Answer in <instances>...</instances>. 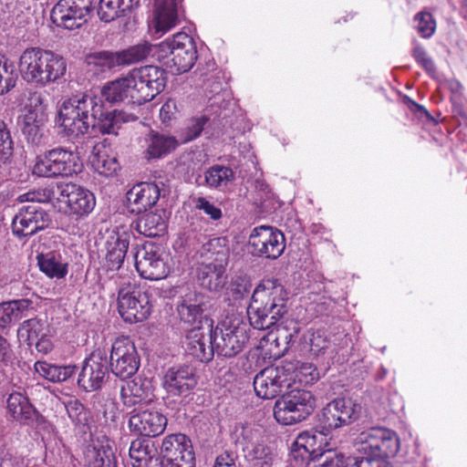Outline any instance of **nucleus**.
<instances>
[{"mask_svg":"<svg viewBox=\"0 0 467 467\" xmlns=\"http://www.w3.org/2000/svg\"><path fill=\"white\" fill-rule=\"evenodd\" d=\"M135 119L122 110H109L96 95L80 93L63 100L56 124L65 135L78 138L94 130L103 134H117L122 122Z\"/></svg>","mask_w":467,"mask_h":467,"instance_id":"1","label":"nucleus"},{"mask_svg":"<svg viewBox=\"0 0 467 467\" xmlns=\"http://www.w3.org/2000/svg\"><path fill=\"white\" fill-rule=\"evenodd\" d=\"M287 292L277 279H263L247 309L250 325L259 330L271 329L287 313Z\"/></svg>","mask_w":467,"mask_h":467,"instance_id":"2","label":"nucleus"},{"mask_svg":"<svg viewBox=\"0 0 467 467\" xmlns=\"http://www.w3.org/2000/svg\"><path fill=\"white\" fill-rule=\"evenodd\" d=\"M67 68V59L63 56L41 47H27L19 58L22 78L36 88L57 83L65 77Z\"/></svg>","mask_w":467,"mask_h":467,"instance_id":"3","label":"nucleus"},{"mask_svg":"<svg viewBox=\"0 0 467 467\" xmlns=\"http://www.w3.org/2000/svg\"><path fill=\"white\" fill-rule=\"evenodd\" d=\"M53 192L48 189L28 192L19 196L20 202H28L18 209L12 220V233L18 239L26 238L48 227L51 219L40 205L51 200Z\"/></svg>","mask_w":467,"mask_h":467,"instance_id":"4","label":"nucleus"},{"mask_svg":"<svg viewBox=\"0 0 467 467\" xmlns=\"http://www.w3.org/2000/svg\"><path fill=\"white\" fill-rule=\"evenodd\" d=\"M128 103L142 105L152 100L166 86L165 71L156 66H145L121 76Z\"/></svg>","mask_w":467,"mask_h":467,"instance_id":"5","label":"nucleus"},{"mask_svg":"<svg viewBox=\"0 0 467 467\" xmlns=\"http://www.w3.org/2000/svg\"><path fill=\"white\" fill-rule=\"evenodd\" d=\"M194 40L188 34L180 32L158 46L157 58L172 74L189 71L197 60Z\"/></svg>","mask_w":467,"mask_h":467,"instance_id":"6","label":"nucleus"},{"mask_svg":"<svg viewBox=\"0 0 467 467\" xmlns=\"http://www.w3.org/2000/svg\"><path fill=\"white\" fill-rule=\"evenodd\" d=\"M315 408L314 395L309 390L295 387L276 400L274 416L283 425H293L306 420Z\"/></svg>","mask_w":467,"mask_h":467,"instance_id":"7","label":"nucleus"},{"mask_svg":"<svg viewBox=\"0 0 467 467\" xmlns=\"http://www.w3.org/2000/svg\"><path fill=\"white\" fill-rule=\"evenodd\" d=\"M82 162L77 152L57 147L36 159L33 173L39 177H67L82 171Z\"/></svg>","mask_w":467,"mask_h":467,"instance_id":"8","label":"nucleus"},{"mask_svg":"<svg viewBox=\"0 0 467 467\" xmlns=\"http://www.w3.org/2000/svg\"><path fill=\"white\" fill-rule=\"evenodd\" d=\"M248 327L240 318H226L212 327V344L222 357L233 358L242 351L249 339Z\"/></svg>","mask_w":467,"mask_h":467,"instance_id":"9","label":"nucleus"},{"mask_svg":"<svg viewBox=\"0 0 467 467\" xmlns=\"http://www.w3.org/2000/svg\"><path fill=\"white\" fill-rule=\"evenodd\" d=\"M151 310L150 295L147 290L137 287L130 280L119 284L118 312L125 322H142L150 317Z\"/></svg>","mask_w":467,"mask_h":467,"instance_id":"10","label":"nucleus"},{"mask_svg":"<svg viewBox=\"0 0 467 467\" xmlns=\"http://www.w3.org/2000/svg\"><path fill=\"white\" fill-rule=\"evenodd\" d=\"M22 116L21 130L26 141L32 146H41L47 140V114L44 99L40 93L30 95Z\"/></svg>","mask_w":467,"mask_h":467,"instance_id":"11","label":"nucleus"},{"mask_svg":"<svg viewBox=\"0 0 467 467\" xmlns=\"http://www.w3.org/2000/svg\"><path fill=\"white\" fill-rule=\"evenodd\" d=\"M98 0H59L51 11L52 21L68 30L80 28L91 17Z\"/></svg>","mask_w":467,"mask_h":467,"instance_id":"12","label":"nucleus"},{"mask_svg":"<svg viewBox=\"0 0 467 467\" xmlns=\"http://www.w3.org/2000/svg\"><path fill=\"white\" fill-rule=\"evenodd\" d=\"M364 455L390 458L400 451V439L397 433L383 427H371L358 435Z\"/></svg>","mask_w":467,"mask_h":467,"instance_id":"13","label":"nucleus"},{"mask_svg":"<svg viewBox=\"0 0 467 467\" xmlns=\"http://www.w3.org/2000/svg\"><path fill=\"white\" fill-rule=\"evenodd\" d=\"M249 245L254 256L275 260L285 249L284 234L273 226L261 225L253 229L249 236Z\"/></svg>","mask_w":467,"mask_h":467,"instance_id":"14","label":"nucleus"},{"mask_svg":"<svg viewBox=\"0 0 467 467\" xmlns=\"http://www.w3.org/2000/svg\"><path fill=\"white\" fill-rule=\"evenodd\" d=\"M122 379L133 376L140 367V357L133 341L128 337H118L111 346L109 368Z\"/></svg>","mask_w":467,"mask_h":467,"instance_id":"15","label":"nucleus"},{"mask_svg":"<svg viewBox=\"0 0 467 467\" xmlns=\"http://www.w3.org/2000/svg\"><path fill=\"white\" fill-rule=\"evenodd\" d=\"M109 375L107 353L96 349L83 361L78 377V385L86 392L99 390L107 381Z\"/></svg>","mask_w":467,"mask_h":467,"instance_id":"16","label":"nucleus"},{"mask_svg":"<svg viewBox=\"0 0 467 467\" xmlns=\"http://www.w3.org/2000/svg\"><path fill=\"white\" fill-rule=\"evenodd\" d=\"M360 413V404L349 398H337L323 408L319 422L326 431L335 430L356 421Z\"/></svg>","mask_w":467,"mask_h":467,"instance_id":"17","label":"nucleus"},{"mask_svg":"<svg viewBox=\"0 0 467 467\" xmlns=\"http://www.w3.org/2000/svg\"><path fill=\"white\" fill-rule=\"evenodd\" d=\"M161 457L168 467H195L192 441L182 433L171 434L163 439Z\"/></svg>","mask_w":467,"mask_h":467,"instance_id":"18","label":"nucleus"},{"mask_svg":"<svg viewBox=\"0 0 467 467\" xmlns=\"http://www.w3.org/2000/svg\"><path fill=\"white\" fill-rule=\"evenodd\" d=\"M135 267L141 277L149 280H160L168 275V266L161 257L159 246L153 244H144L134 254Z\"/></svg>","mask_w":467,"mask_h":467,"instance_id":"19","label":"nucleus"},{"mask_svg":"<svg viewBox=\"0 0 467 467\" xmlns=\"http://www.w3.org/2000/svg\"><path fill=\"white\" fill-rule=\"evenodd\" d=\"M198 384L195 369L180 364L169 368L162 378V387L171 397H187Z\"/></svg>","mask_w":467,"mask_h":467,"instance_id":"20","label":"nucleus"},{"mask_svg":"<svg viewBox=\"0 0 467 467\" xmlns=\"http://www.w3.org/2000/svg\"><path fill=\"white\" fill-rule=\"evenodd\" d=\"M286 369L283 366L267 367L258 372L254 379L255 394L262 399L270 400L277 397L284 389H289Z\"/></svg>","mask_w":467,"mask_h":467,"instance_id":"21","label":"nucleus"},{"mask_svg":"<svg viewBox=\"0 0 467 467\" xmlns=\"http://www.w3.org/2000/svg\"><path fill=\"white\" fill-rule=\"evenodd\" d=\"M185 352L201 362H209L215 353L212 344V324L201 325L190 329L185 337Z\"/></svg>","mask_w":467,"mask_h":467,"instance_id":"22","label":"nucleus"},{"mask_svg":"<svg viewBox=\"0 0 467 467\" xmlns=\"http://www.w3.org/2000/svg\"><path fill=\"white\" fill-rule=\"evenodd\" d=\"M167 425L166 417L157 410H137L130 412V431L140 436L155 437L161 434Z\"/></svg>","mask_w":467,"mask_h":467,"instance_id":"23","label":"nucleus"},{"mask_svg":"<svg viewBox=\"0 0 467 467\" xmlns=\"http://www.w3.org/2000/svg\"><path fill=\"white\" fill-rule=\"evenodd\" d=\"M59 195L57 200L66 202L70 212L77 215H86L91 213L95 207L94 194L74 183H66L57 187Z\"/></svg>","mask_w":467,"mask_h":467,"instance_id":"24","label":"nucleus"},{"mask_svg":"<svg viewBox=\"0 0 467 467\" xmlns=\"http://www.w3.org/2000/svg\"><path fill=\"white\" fill-rule=\"evenodd\" d=\"M177 314L182 322L189 325L206 326L213 324L205 315V296L196 292H189L182 296L177 304Z\"/></svg>","mask_w":467,"mask_h":467,"instance_id":"25","label":"nucleus"},{"mask_svg":"<svg viewBox=\"0 0 467 467\" xmlns=\"http://www.w3.org/2000/svg\"><path fill=\"white\" fill-rule=\"evenodd\" d=\"M132 236L130 230L125 228L113 231L105 242L104 266L110 271L120 268L128 252L130 241Z\"/></svg>","mask_w":467,"mask_h":467,"instance_id":"26","label":"nucleus"},{"mask_svg":"<svg viewBox=\"0 0 467 467\" xmlns=\"http://www.w3.org/2000/svg\"><path fill=\"white\" fill-rule=\"evenodd\" d=\"M161 189L155 182H140L130 189L126 194L128 208L140 214L152 208L160 200Z\"/></svg>","mask_w":467,"mask_h":467,"instance_id":"27","label":"nucleus"},{"mask_svg":"<svg viewBox=\"0 0 467 467\" xmlns=\"http://www.w3.org/2000/svg\"><path fill=\"white\" fill-rule=\"evenodd\" d=\"M152 385L150 379L135 377L120 389V399L125 407L131 408L142 402L151 400Z\"/></svg>","mask_w":467,"mask_h":467,"instance_id":"28","label":"nucleus"},{"mask_svg":"<svg viewBox=\"0 0 467 467\" xmlns=\"http://www.w3.org/2000/svg\"><path fill=\"white\" fill-rule=\"evenodd\" d=\"M6 404L7 411L14 420L25 425L37 422L38 411L22 393L12 392L7 398Z\"/></svg>","mask_w":467,"mask_h":467,"instance_id":"29","label":"nucleus"},{"mask_svg":"<svg viewBox=\"0 0 467 467\" xmlns=\"http://www.w3.org/2000/svg\"><path fill=\"white\" fill-rule=\"evenodd\" d=\"M36 261L40 271L49 278L62 279L67 275L68 263L59 251L40 253Z\"/></svg>","mask_w":467,"mask_h":467,"instance_id":"30","label":"nucleus"},{"mask_svg":"<svg viewBox=\"0 0 467 467\" xmlns=\"http://www.w3.org/2000/svg\"><path fill=\"white\" fill-rule=\"evenodd\" d=\"M153 16L157 33H165L175 26L178 21L176 0H155Z\"/></svg>","mask_w":467,"mask_h":467,"instance_id":"31","label":"nucleus"},{"mask_svg":"<svg viewBox=\"0 0 467 467\" xmlns=\"http://www.w3.org/2000/svg\"><path fill=\"white\" fill-rule=\"evenodd\" d=\"M282 366L284 369L287 368L285 374L288 378L289 389L296 383L313 384L319 379V372L312 363L285 362Z\"/></svg>","mask_w":467,"mask_h":467,"instance_id":"32","label":"nucleus"},{"mask_svg":"<svg viewBox=\"0 0 467 467\" xmlns=\"http://www.w3.org/2000/svg\"><path fill=\"white\" fill-rule=\"evenodd\" d=\"M146 150L144 157L150 160L161 159L175 150L178 146L176 139L172 136L150 131L145 138Z\"/></svg>","mask_w":467,"mask_h":467,"instance_id":"33","label":"nucleus"},{"mask_svg":"<svg viewBox=\"0 0 467 467\" xmlns=\"http://www.w3.org/2000/svg\"><path fill=\"white\" fill-rule=\"evenodd\" d=\"M89 160L94 170L106 177L115 175L120 168L117 156L104 145H96Z\"/></svg>","mask_w":467,"mask_h":467,"instance_id":"34","label":"nucleus"},{"mask_svg":"<svg viewBox=\"0 0 467 467\" xmlns=\"http://www.w3.org/2000/svg\"><path fill=\"white\" fill-rule=\"evenodd\" d=\"M84 461L87 467H117L115 454L108 441L88 446L84 451Z\"/></svg>","mask_w":467,"mask_h":467,"instance_id":"35","label":"nucleus"},{"mask_svg":"<svg viewBox=\"0 0 467 467\" xmlns=\"http://www.w3.org/2000/svg\"><path fill=\"white\" fill-rule=\"evenodd\" d=\"M197 280L200 285L211 292H218L228 283L226 269L216 266L200 265L197 268Z\"/></svg>","mask_w":467,"mask_h":467,"instance_id":"36","label":"nucleus"},{"mask_svg":"<svg viewBox=\"0 0 467 467\" xmlns=\"http://www.w3.org/2000/svg\"><path fill=\"white\" fill-rule=\"evenodd\" d=\"M31 301L19 299L0 304V329H5L26 316Z\"/></svg>","mask_w":467,"mask_h":467,"instance_id":"37","label":"nucleus"},{"mask_svg":"<svg viewBox=\"0 0 467 467\" xmlns=\"http://www.w3.org/2000/svg\"><path fill=\"white\" fill-rule=\"evenodd\" d=\"M34 367L39 376L54 383L67 381L78 370L75 365L58 366L46 361H36Z\"/></svg>","mask_w":467,"mask_h":467,"instance_id":"38","label":"nucleus"},{"mask_svg":"<svg viewBox=\"0 0 467 467\" xmlns=\"http://www.w3.org/2000/svg\"><path fill=\"white\" fill-rule=\"evenodd\" d=\"M234 434L236 436V443L242 446L243 451H247L248 455L253 461H255L254 451L257 447L269 449L264 444H259L260 430L251 425H237Z\"/></svg>","mask_w":467,"mask_h":467,"instance_id":"39","label":"nucleus"},{"mask_svg":"<svg viewBox=\"0 0 467 467\" xmlns=\"http://www.w3.org/2000/svg\"><path fill=\"white\" fill-rule=\"evenodd\" d=\"M135 229L145 236L156 237L165 232L166 222L161 213H149L138 219Z\"/></svg>","mask_w":467,"mask_h":467,"instance_id":"40","label":"nucleus"},{"mask_svg":"<svg viewBox=\"0 0 467 467\" xmlns=\"http://www.w3.org/2000/svg\"><path fill=\"white\" fill-rule=\"evenodd\" d=\"M356 457H346L336 450L320 451L314 456L313 467H352Z\"/></svg>","mask_w":467,"mask_h":467,"instance_id":"41","label":"nucleus"},{"mask_svg":"<svg viewBox=\"0 0 467 467\" xmlns=\"http://www.w3.org/2000/svg\"><path fill=\"white\" fill-rule=\"evenodd\" d=\"M98 97L101 99L105 105L106 103L114 105L128 102V94L122 77L105 83L100 88V95Z\"/></svg>","mask_w":467,"mask_h":467,"instance_id":"42","label":"nucleus"},{"mask_svg":"<svg viewBox=\"0 0 467 467\" xmlns=\"http://www.w3.org/2000/svg\"><path fill=\"white\" fill-rule=\"evenodd\" d=\"M98 97L101 99L105 105L106 103L114 105L128 102V94L122 77L105 83L100 88V95Z\"/></svg>","mask_w":467,"mask_h":467,"instance_id":"43","label":"nucleus"},{"mask_svg":"<svg viewBox=\"0 0 467 467\" xmlns=\"http://www.w3.org/2000/svg\"><path fill=\"white\" fill-rule=\"evenodd\" d=\"M234 180V171L227 166L213 165L204 172L205 185L210 188H220L226 186L228 182Z\"/></svg>","mask_w":467,"mask_h":467,"instance_id":"44","label":"nucleus"},{"mask_svg":"<svg viewBox=\"0 0 467 467\" xmlns=\"http://www.w3.org/2000/svg\"><path fill=\"white\" fill-rule=\"evenodd\" d=\"M48 327L47 322L40 318H30L24 321L18 329V337L25 338L28 345H33L35 340L47 336Z\"/></svg>","mask_w":467,"mask_h":467,"instance_id":"45","label":"nucleus"},{"mask_svg":"<svg viewBox=\"0 0 467 467\" xmlns=\"http://www.w3.org/2000/svg\"><path fill=\"white\" fill-rule=\"evenodd\" d=\"M151 46L147 43H140L121 51L116 52L119 67L130 66L144 60L150 53Z\"/></svg>","mask_w":467,"mask_h":467,"instance_id":"46","label":"nucleus"},{"mask_svg":"<svg viewBox=\"0 0 467 467\" xmlns=\"http://www.w3.org/2000/svg\"><path fill=\"white\" fill-rule=\"evenodd\" d=\"M199 257L230 258V247L225 237H215L208 240L198 250Z\"/></svg>","mask_w":467,"mask_h":467,"instance_id":"47","label":"nucleus"},{"mask_svg":"<svg viewBox=\"0 0 467 467\" xmlns=\"http://www.w3.org/2000/svg\"><path fill=\"white\" fill-rule=\"evenodd\" d=\"M153 445L150 441L137 439L130 443L129 454L132 462V467H141L154 455Z\"/></svg>","mask_w":467,"mask_h":467,"instance_id":"48","label":"nucleus"},{"mask_svg":"<svg viewBox=\"0 0 467 467\" xmlns=\"http://www.w3.org/2000/svg\"><path fill=\"white\" fill-rule=\"evenodd\" d=\"M18 76L15 66L5 56L0 55V95H5L13 89Z\"/></svg>","mask_w":467,"mask_h":467,"instance_id":"49","label":"nucleus"},{"mask_svg":"<svg viewBox=\"0 0 467 467\" xmlns=\"http://www.w3.org/2000/svg\"><path fill=\"white\" fill-rule=\"evenodd\" d=\"M122 0H98L97 13L101 21L106 23L114 19L127 16L121 7Z\"/></svg>","mask_w":467,"mask_h":467,"instance_id":"50","label":"nucleus"},{"mask_svg":"<svg viewBox=\"0 0 467 467\" xmlns=\"http://www.w3.org/2000/svg\"><path fill=\"white\" fill-rule=\"evenodd\" d=\"M65 408L69 419L76 426H86L90 420V411L77 399L65 402Z\"/></svg>","mask_w":467,"mask_h":467,"instance_id":"51","label":"nucleus"},{"mask_svg":"<svg viewBox=\"0 0 467 467\" xmlns=\"http://www.w3.org/2000/svg\"><path fill=\"white\" fill-rule=\"evenodd\" d=\"M299 333V327H294L292 332H288L285 327H277L276 331H270L267 335V340H271L276 347L281 344L285 345L282 352H287L290 348L294 346L296 341L297 335Z\"/></svg>","mask_w":467,"mask_h":467,"instance_id":"52","label":"nucleus"},{"mask_svg":"<svg viewBox=\"0 0 467 467\" xmlns=\"http://www.w3.org/2000/svg\"><path fill=\"white\" fill-rule=\"evenodd\" d=\"M88 64L99 67L102 72L119 67L116 52L99 51L89 56Z\"/></svg>","mask_w":467,"mask_h":467,"instance_id":"53","label":"nucleus"},{"mask_svg":"<svg viewBox=\"0 0 467 467\" xmlns=\"http://www.w3.org/2000/svg\"><path fill=\"white\" fill-rule=\"evenodd\" d=\"M418 33L424 38L431 37L436 29V22L429 12H420L414 16Z\"/></svg>","mask_w":467,"mask_h":467,"instance_id":"54","label":"nucleus"},{"mask_svg":"<svg viewBox=\"0 0 467 467\" xmlns=\"http://www.w3.org/2000/svg\"><path fill=\"white\" fill-rule=\"evenodd\" d=\"M254 467H281L282 461L270 449L257 447L254 451Z\"/></svg>","mask_w":467,"mask_h":467,"instance_id":"55","label":"nucleus"},{"mask_svg":"<svg viewBox=\"0 0 467 467\" xmlns=\"http://www.w3.org/2000/svg\"><path fill=\"white\" fill-rule=\"evenodd\" d=\"M14 141L6 124L0 120V161L5 162L12 157Z\"/></svg>","mask_w":467,"mask_h":467,"instance_id":"56","label":"nucleus"},{"mask_svg":"<svg viewBox=\"0 0 467 467\" xmlns=\"http://www.w3.org/2000/svg\"><path fill=\"white\" fill-rule=\"evenodd\" d=\"M318 436L313 431H305L300 432L295 442L293 443L294 447H298L304 450V453L306 451L311 452L312 454H318L320 451L316 449L317 444Z\"/></svg>","mask_w":467,"mask_h":467,"instance_id":"57","label":"nucleus"},{"mask_svg":"<svg viewBox=\"0 0 467 467\" xmlns=\"http://www.w3.org/2000/svg\"><path fill=\"white\" fill-rule=\"evenodd\" d=\"M194 207L202 211L213 221H218L222 218L223 213L220 207L211 202L205 197H197L192 200Z\"/></svg>","mask_w":467,"mask_h":467,"instance_id":"58","label":"nucleus"},{"mask_svg":"<svg viewBox=\"0 0 467 467\" xmlns=\"http://www.w3.org/2000/svg\"><path fill=\"white\" fill-rule=\"evenodd\" d=\"M290 463L294 467H311V462L314 464V454L309 451L304 453V450L298 447L292 446L289 454Z\"/></svg>","mask_w":467,"mask_h":467,"instance_id":"59","label":"nucleus"},{"mask_svg":"<svg viewBox=\"0 0 467 467\" xmlns=\"http://www.w3.org/2000/svg\"><path fill=\"white\" fill-rule=\"evenodd\" d=\"M209 119L206 116H200L189 120L186 127L184 141H190L200 136Z\"/></svg>","mask_w":467,"mask_h":467,"instance_id":"60","label":"nucleus"},{"mask_svg":"<svg viewBox=\"0 0 467 467\" xmlns=\"http://www.w3.org/2000/svg\"><path fill=\"white\" fill-rule=\"evenodd\" d=\"M412 57L429 74L436 72L433 60L428 56L422 47L416 46L412 50Z\"/></svg>","mask_w":467,"mask_h":467,"instance_id":"61","label":"nucleus"},{"mask_svg":"<svg viewBox=\"0 0 467 467\" xmlns=\"http://www.w3.org/2000/svg\"><path fill=\"white\" fill-rule=\"evenodd\" d=\"M15 359V354L10 343L0 336V369L5 370L11 367Z\"/></svg>","mask_w":467,"mask_h":467,"instance_id":"62","label":"nucleus"},{"mask_svg":"<svg viewBox=\"0 0 467 467\" xmlns=\"http://www.w3.org/2000/svg\"><path fill=\"white\" fill-rule=\"evenodd\" d=\"M352 467H393L385 458L363 455L356 457L354 466Z\"/></svg>","mask_w":467,"mask_h":467,"instance_id":"63","label":"nucleus"},{"mask_svg":"<svg viewBox=\"0 0 467 467\" xmlns=\"http://www.w3.org/2000/svg\"><path fill=\"white\" fill-rule=\"evenodd\" d=\"M309 352L314 356H317L322 350L328 347L327 337L320 332L312 333L308 338Z\"/></svg>","mask_w":467,"mask_h":467,"instance_id":"64","label":"nucleus"}]
</instances>
